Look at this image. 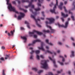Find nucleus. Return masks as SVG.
Returning <instances> with one entry per match:
<instances>
[{
  "label": "nucleus",
  "instance_id": "58836bf2",
  "mask_svg": "<svg viewBox=\"0 0 75 75\" xmlns=\"http://www.w3.org/2000/svg\"><path fill=\"white\" fill-rule=\"evenodd\" d=\"M37 59H38V60H39V59H40V56L37 54Z\"/></svg>",
  "mask_w": 75,
  "mask_h": 75
},
{
  "label": "nucleus",
  "instance_id": "dca6fc26",
  "mask_svg": "<svg viewBox=\"0 0 75 75\" xmlns=\"http://www.w3.org/2000/svg\"><path fill=\"white\" fill-rule=\"evenodd\" d=\"M62 16L63 17H68V15L67 14L65 15L64 13L63 12H61Z\"/></svg>",
  "mask_w": 75,
  "mask_h": 75
},
{
  "label": "nucleus",
  "instance_id": "423d86ee",
  "mask_svg": "<svg viewBox=\"0 0 75 75\" xmlns=\"http://www.w3.org/2000/svg\"><path fill=\"white\" fill-rule=\"evenodd\" d=\"M35 33H36L38 35H41L42 34V33L34 30L33 32H29V34L30 36H33V35Z\"/></svg>",
  "mask_w": 75,
  "mask_h": 75
},
{
  "label": "nucleus",
  "instance_id": "412c9836",
  "mask_svg": "<svg viewBox=\"0 0 75 75\" xmlns=\"http://www.w3.org/2000/svg\"><path fill=\"white\" fill-rule=\"evenodd\" d=\"M71 55H70V57L72 58V57H74V52L73 51H71Z\"/></svg>",
  "mask_w": 75,
  "mask_h": 75
},
{
  "label": "nucleus",
  "instance_id": "69168bd1",
  "mask_svg": "<svg viewBox=\"0 0 75 75\" xmlns=\"http://www.w3.org/2000/svg\"><path fill=\"white\" fill-rule=\"evenodd\" d=\"M31 2H29V3H32V2H33V1H34V0H31Z\"/></svg>",
  "mask_w": 75,
  "mask_h": 75
},
{
  "label": "nucleus",
  "instance_id": "4d7b16f0",
  "mask_svg": "<svg viewBox=\"0 0 75 75\" xmlns=\"http://www.w3.org/2000/svg\"><path fill=\"white\" fill-rule=\"evenodd\" d=\"M8 36H11V34H10V33H8Z\"/></svg>",
  "mask_w": 75,
  "mask_h": 75
},
{
  "label": "nucleus",
  "instance_id": "4c0bfd02",
  "mask_svg": "<svg viewBox=\"0 0 75 75\" xmlns=\"http://www.w3.org/2000/svg\"><path fill=\"white\" fill-rule=\"evenodd\" d=\"M71 18H72V20L73 21H75V19L74 18V17L73 16H71Z\"/></svg>",
  "mask_w": 75,
  "mask_h": 75
},
{
  "label": "nucleus",
  "instance_id": "e433bc0d",
  "mask_svg": "<svg viewBox=\"0 0 75 75\" xmlns=\"http://www.w3.org/2000/svg\"><path fill=\"white\" fill-rule=\"evenodd\" d=\"M43 72V70H40L39 71H38V73L39 74H40L41 72Z\"/></svg>",
  "mask_w": 75,
  "mask_h": 75
},
{
  "label": "nucleus",
  "instance_id": "13d9d810",
  "mask_svg": "<svg viewBox=\"0 0 75 75\" xmlns=\"http://www.w3.org/2000/svg\"><path fill=\"white\" fill-rule=\"evenodd\" d=\"M28 7H30V6H29V5H28V6H25V8H28Z\"/></svg>",
  "mask_w": 75,
  "mask_h": 75
},
{
  "label": "nucleus",
  "instance_id": "f03ea898",
  "mask_svg": "<svg viewBox=\"0 0 75 75\" xmlns=\"http://www.w3.org/2000/svg\"><path fill=\"white\" fill-rule=\"evenodd\" d=\"M49 60H42L41 61V64L42 65V67H41L42 68L44 69H47L48 68V64L47 62H49Z\"/></svg>",
  "mask_w": 75,
  "mask_h": 75
},
{
  "label": "nucleus",
  "instance_id": "f8f14e48",
  "mask_svg": "<svg viewBox=\"0 0 75 75\" xmlns=\"http://www.w3.org/2000/svg\"><path fill=\"white\" fill-rule=\"evenodd\" d=\"M38 6L39 7H41V3H42V2L43 1V0H38Z\"/></svg>",
  "mask_w": 75,
  "mask_h": 75
},
{
  "label": "nucleus",
  "instance_id": "ea45409f",
  "mask_svg": "<svg viewBox=\"0 0 75 75\" xmlns=\"http://www.w3.org/2000/svg\"><path fill=\"white\" fill-rule=\"evenodd\" d=\"M13 4H15V5H16V1H14L12 2Z\"/></svg>",
  "mask_w": 75,
  "mask_h": 75
},
{
  "label": "nucleus",
  "instance_id": "7ed1b4c3",
  "mask_svg": "<svg viewBox=\"0 0 75 75\" xmlns=\"http://www.w3.org/2000/svg\"><path fill=\"white\" fill-rule=\"evenodd\" d=\"M8 9L11 11H14V12H15V13H16V14L19 13H18V11L16 10L15 8L12 6L11 5V4H9V5Z\"/></svg>",
  "mask_w": 75,
  "mask_h": 75
},
{
  "label": "nucleus",
  "instance_id": "c9c22d12",
  "mask_svg": "<svg viewBox=\"0 0 75 75\" xmlns=\"http://www.w3.org/2000/svg\"><path fill=\"white\" fill-rule=\"evenodd\" d=\"M15 31V30H13V32L12 31V30H11V33L12 35H13V33H14Z\"/></svg>",
  "mask_w": 75,
  "mask_h": 75
},
{
  "label": "nucleus",
  "instance_id": "f3484780",
  "mask_svg": "<svg viewBox=\"0 0 75 75\" xmlns=\"http://www.w3.org/2000/svg\"><path fill=\"white\" fill-rule=\"evenodd\" d=\"M36 42H41V40L40 39H37L33 41V44H35Z\"/></svg>",
  "mask_w": 75,
  "mask_h": 75
},
{
  "label": "nucleus",
  "instance_id": "0eeeda50",
  "mask_svg": "<svg viewBox=\"0 0 75 75\" xmlns=\"http://www.w3.org/2000/svg\"><path fill=\"white\" fill-rule=\"evenodd\" d=\"M68 21L66 22L65 23V26L64 25H60L59 23H57V25L59 26V27H64V28H67L68 27Z\"/></svg>",
  "mask_w": 75,
  "mask_h": 75
},
{
  "label": "nucleus",
  "instance_id": "c03bdc74",
  "mask_svg": "<svg viewBox=\"0 0 75 75\" xmlns=\"http://www.w3.org/2000/svg\"><path fill=\"white\" fill-rule=\"evenodd\" d=\"M0 59L2 61H4V58L2 57L0 58Z\"/></svg>",
  "mask_w": 75,
  "mask_h": 75
},
{
  "label": "nucleus",
  "instance_id": "20e7f679",
  "mask_svg": "<svg viewBox=\"0 0 75 75\" xmlns=\"http://www.w3.org/2000/svg\"><path fill=\"white\" fill-rule=\"evenodd\" d=\"M58 0H56V4H55L54 6V7L53 8V9H50V11L51 13H54L55 14H57V13L55 11V8H57V6H58Z\"/></svg>",
  "mask_w": 75,
  "mask_h": 75
},
{
  "label": "nucleus",
  "instance_id": "79ce46f5",
  "mask_svg": "<svg viewBox=\"0 0 75 75\" xmlns=\"http://www.w3.org/2000/svg\"><path fill=\"white\" fill-rule=\"evenodd\" d=\"M33 55H32L30 56V59H33Z\"/></svg>",
  "mask_w": 75,
  "mask_h": 75
},
{
  "label": "nucleus",
  "instance_id": "bb28decb",
  "mask_svg": "<svg viewBox=\"0 0 75 75\" xmlns=\"http://www.w3.org/2000/svg\"><path fill=\"white\" fill-rule=\"evenodd\" d=\"M34 10L35 11H40L41 10V9L40 8H38L37 9L34 8Z\"/></svg>",
  "mask_w": 75,
  "mask_h": 75
},
{
  "label": "nucleus",
  "instance_id": "bf43d9fd",
  "mask_svg": "<svg viewBox=\"0 0 75 75\" xmlns=\"http://www.w3.org/2000/svg\"><path fill=\"white\" fill-rule=\"evenodd\" d=\"M71 38L72 40V41H74V38H73L71 37Z\"/></svg>",
  "mask_w": 75,
  "mask_h": 75
},
{
  "label": "nucleus",
  "instance_id": "37998d69",
  "mask_svg": "<svg viewBox=\"0 0 75 75\" xmlns=\"http://www.w3.org/2000/svg\"><path fill=\"white\" fill-rule=\"evenodd\" d=\"M33 37H34V38H36L37 37V35H33Z\"/></svg>",
  "mask_w": 75,
  "mask_h": 75
},
{
  "label": "nucleus",
  "instance_id": "c85d7f7f",
  "mask_svg": "<svg viewBox=\"0 0 75 75\" xmlns=\"http://www.w3.org/2000/svg\"><path fill=\"white\" fill-rule=\"evenodd\" d=\"M3 71H2V75H6L5 74V71H6V70H3Z\"/></svg>",
  "mask_w": 75,
  "mask_h": 75
},
{
  "label": "nucleus",
  "instance_id": "3c124183",
  "mask_svg": "<svg viewBox=\"0 0 75 75\" xmlns=\"http://www.w3.org/2000/svg\"><path fill=\"white\" fill-rule=\"evenodd\" d=\"M71 71H69L68 72V74H69V75H71Z\"/></svg>",
  "mask_w": 75,
  "mask_h": 75
},
{
  "label": "nucleus",
  "instance_id": "052dcab7",
  "mask_svg": "<svg viewBox=\"0 0 75 75\" xmlns=\"http://www.w3.org/2000/svg\"><path fill=\"white\" fill-rule=\"evenodd\" d=\"M69 14H72V12H71V11H69Z\"/></svg>",
  "mask_w": 75,
  "mask_h": 75
},
{
  "label": "nucleus",
  "instance_id": "0e129e2a",
  "mask_svg": "<svg viewBox=\"0 0 75 75\" xmlns=\"http://www.w3.org/2000/svg\"><path fill=\"white\" fill-rule=\"evenodd\" d=\"M57 53H59V52H60V50H57Z\"/></svg>",
  "mask_w": 75,
  "mask_h": 75
},
{
  "label": "nucleus",
  "instance_id": "6e6552de",
  "mask_svg": "<svg viewBox=\"0 0 75 75\" xmlns=\"http://www.w3.org/2000/svg\"><path fill=\"white\" fill-rule=\"evenodd\" d=\"M19 14H20L21 16H18V20H21L22 17H24V14L21 12L19 13Z\"/></svg>",
  "mask_w": 75,
  "mask_h": 75
},
{
  "label": "nucleus",
  "instance_id": "4be33fe9",
  "mask_svg": "<svg viewBox=\"0 0 75 75\" xmlns=\"http://www.w3.org/2000/svg\"><path fill=\"white\" fill-rule=\"evenodd\" d=\"M8 58H10V54L7 55L6 54L5 56V59H7Z\"/></svg>",
  "mask_w": 75,
  "mask_h": 75
},
{
  "label": "nucleus",
  "instance_id": "2eb2a0df",
  "mask_svg": "<svg viewBox=\"0 0 75 75\" xmlns=\"http://www.w3.org/2000/svg\"><path fill=\"white\" fill-rule=\"evenodd\" d=\"M31 7V8H34V5L32 4V3L30 2L29 3V7Z\"/></svg>",
  "mask_w": 75,
  "mask_h": 75
},
{
  "label": "nucleus",
  "instance_id": "9d476101",
  "mask_svg": "<svg viewBox=\"0 0 75 75\" xmlns=\"http://www.w3.org/2000/svg\"><path fill=\"white\" fill-rule=\"evenodd\" d=\"M49 58L50 60H51V61H52L54 67H55L56 68L57 67V65L55 64V60H53L50 57H49Z\"/></svg>",
  "mask_w": 75,
  "mask_h": 75
},
{
  "label": "nucleus",
  "instance_id": "9b49d317",
  "mask_svg": "<svg viewBox=\"0 0 75 75\" xmlns=\"http://www.w3.org/2000/svg\"><path fill=\"white\" fill-rule=\"evenodd\" d=\"M47 27L48 28H49L50 29V30L51 31V33H54L55 31L54 30L52 29V28H51V26L47 25Z\"/></svg>",
  "mask_w": 75,
  "mask_h": 75
},
{
  "label": "nucleus",
  "instance_id": "7c9ffc66",
  "mask_svg": "<svg viewBox=\"0 0 75 75\" xmlns=\"http://www.w3.org/2000/svg\"><path fill=\"white\" fill-rule=\"evenodd\" d=\"M46 52L49 54H52V52H51V51H49V50H47Z\"/></svg>",
  "mask_w": 75,
  "mask_h": 75
},
{
  "label": "nucleus",
  "instance_id": "de8ad7c7",
  "mask_svg": "<svg viewBox=\"0 0 75 75\" xmlns=\"http://www.w3.org/2000/svg\"><path fill=\"white\" fill-rule=\"evenodd\" d=\"M61 19L63 22H64V18H61Z\"/></svg>",
  "mask_w": 75,
  "mask_h": 75
},
{
  "label": "nucleus",
  "instance_id": "8fccbe9b",
  "mask_svg": "<svg viewBox=\"0 0 75 75\" xmlns=\"http://www.w3.org/2000/svg\"><path fill=\"white\" fill-rule=\"evenodd\" d=\"M40 57L42 58H44V56L42 55H41L40 56Z\"/></svg>",
  "mask_w": 75,
  "mask_h": 75
},
{
  "label": "nucleus",
  "instance_id": "5fc2aeb1",
  "mask_svg": "<svg viewBox=\"0 0 75 75\" xmlns=\"http://www.w3.org/2000/svg\"><path fill=\"white\" fill-rule=\"evenodd\" d=\"M16 1H18V3L19 4H20V1H18V0H16Z\"/></svg>",
  "mask_w": 75,
  "mask_h": 75
},
{
  "label": "nucleus",
  "instance_id": "603ef678",
  "mask_svg": "<svg viewBox=\"0 0 75 75\" xmlns=\"http://www.w3.org/2000/svg\"><path fill=\"white\" fill-rule=\"evenodd\" d=\"M58 44L59 45H62V43H61V42H58Z\"/></svg>",
  "mask_w": 75,
  "mask_h": 75
},
{
  "label": "nucleus",
  "instance_id": "b1692460",
  "mask_svg": "<svg viewBox=\"0 0 75 75\" xmlns=\"http://www.w3.org/2000/svg\"><path fill=\"white\" fill-rule=\"evenodd\" d=\"M20 10H23L24 12H25V13H26L27 11L26 10H25L24 9H23L21 8H19Z\"/></svg>",
  "mask_w": 75,
  "mask_h": 75
},
{
  "label": "nucleus",
  "instance_id": "49530a36",
  "mask_svg": "<svg viewBox=\"0 0 75 75\" xmlns=\"http://www.w3.org/2000/svg\"><path fill=\"white\" fill-rule=\"evenodd\" d=\"M53 5V3L52 2L50 4V6L52 7V6Z\"/></svg>",
  "mask_w": 75,
  "mask_h": 75
},
{
  "label": "nucleus",
  "instance_id": "338daca9",
  "mask_svg": "<svg viewBox=\"0 0 75 75\" xmlns=\"http://www.w3.org/2000/svg\"><path fill=\"white\" fill-rule=\"evenodd\" d=\"M59 18V16H57L56 17V19H58V18Z\"/></svg>",
  "mask_w": 75,
  "mask_h": 75
},
{
  "label": "nucleus",
  "instance_id": "a878e982",
  "mask_svg": "<svg viewBox=\"0 0 75 75\" xmlns=\"http://www.w3.org/2000/svg\"><path fill=\"white\" fill-rule=\"evenodd\" d=\"M59 57L60 58H62V62H64L65 61V59L64 58V57L62 56H59Z\"/></svg>",
  "mask_w": 75,
  "mask_h": 75
},
{
  "label": "nucleus",
  "instance_id": "09e8293b",
  "mask_svg": "<svg viewBox=\"0 0 75 75\" xmlns=\"http://www.w3.org/2000/svg\"><path fill=\"white\" fill-rule=\"evenodd\" d=\"M21 30H24V28L23 27H21Z\"/></svg>",
  "mask_w": 75,
  "mask_h": 75
},
{
  "label": "nucleus",
  "instance_id": "774afa93",
  "mask_svg": "<svg viewBox=\"0 0 75 75\" xmlns=\"http://www.w3.org/2000/svg\"><path fill=\"white\" fill-rule=\"evenodd\" d=\"M41 20H44V18H41Z\"/></svg>",
  "mask_w": 75,
  "mask_h": 75
},
{
  "label": "nucleus",
  "instance_id": "a18cd8bd",
  "mask_svg": "<svg viewBox=\"0 0 75 75\" xmlns=\"http://www.w3.org/2000/svg\"><path fill=\"white\" fill-rule=\"evenodd\" d=\"M44 11L42 12V16L43 17H44V16H45V15H44Z\"/></svg>",
  "mask_w": 75,
  "mask_h": 75
},
{
  "label": "nucleus",
  "instance_id": "f704fd0d",
  "mask_svg": "<svg viewBox=\"0 0 75 75\" xmlns=\"http://www.w3.org/2000/svg\"><path fill=\"white\" fill-rule=\"evenodd\" d=\"M32 70H34L35 71H37V69L36 68H33L32 69Z\"/></svg>",
  "mask_w": 75,
  "mask_h": 75
},
{
  "label": "nucleus",
  "instance_id": "473e14b6",
  "mask_svg": "<svg viewBox=\"0 0 75 75\" xmlns=\"http://www.w3.org/2000/svg\"><path fill=\"white\" fill-rule=\"evenodd\" d=\"M7 1V4L8 5V6H9V5L11 4H11H9V1H10V0H6Z\"/></svg>",
  "mask_w": 75,
  "mask_h": 75
},
{
  "label": "nucleus",
  "instance_id": "f257e3e1",
  "mask_svg": "<svg viewBox=\"0 0 75 75\" xmlns=\"http://www.w3.org/2000/svg\"><path fill=\"white\" fill-rule=\"evenodd\" d=\"M30 10L31 12H32L33 14L34 15H31L30 17L31 18H33L34 19V20H35V22L36 23V24L39 27H41V26L38 23V21H40V19H38L37 20H36V19H35V16L37 15V13L36 12H33L32 9H30Z\"/></svg>",
  "mask_w": 75,
  "mask_h": 75
},
{
  "label": "nucleus",
  "instance_id": "4468645a",
  "mask_svg": "<svg viewBox=\"0 0 75 75\" xmlns=\"http://www.w3.org/2000/svg\"><path fill=\"white\" fill-rule=\"evenodd\" d=\"M46 42L48 44H49L50 45H53V44H52L51 43H49V40L48 39H47L45 40Z\"/></svg>",
  "mask_w": 75,
  "mask_h": 75
},
{
  "label": "nucleus",
  "instance_id": "e2e57ef3",
  "mask_svg": "<svg viewBox=\"0 0 75 75\" xmlns=\"http://www.w3.org/2000/svg\"><path fill=\"white\" fill-rule=\"evenodd\" d=\"M67 1H65L64 2V4H67Z\"/></svg>",
  "mask_w": 75,
  "mask_h": 75
},
{
  "label": "nucleus",
  "instance_id": "ddd939ff",
  "mask_svg": "<svg viewBox=\"0 0 75 75\" xmlns=\"http://www.w3.org/2000/svg\"><path fill=\"white\" fill-rule=\"evenodd\" d=\"M63 5V3L62 2H61L60 3V5L58 6L59 8L61 10H62V6Z\"/></svg>",
  "mask_w": 75,
  "mask_h": 75
},
{
  "label": "nucleus",
  "instance_id": "680f3d73",
  "mask_svg": "<svg viewBox=\"0 0 75 75\" xmlns=\"http://www.w3.org/2000/svg\"><path fill=\"white\" fill-rule=\"evenodd\" d=\"M46 49H49V47H48V46H46Z\"/></svg>",
  "mask_w": 75,
  "mask_h": 75
},
{
  "label": "nucleus",
  "instance_id": "5701e85b",
  "mask_svg": "<svg viewBox=\"0 0 75 75\" xmlns=\"http://www.w3.org/2000/svg\"><path fill=\"white\" fill-rule=\"evenodd\" d=\"M43 33H49L50 31V30H43Z\"/></svg>",
  "mask_w": 75,
  "mask_h": 75
},
{
  "label": "nucleus",
  "instance_id": "6ab92c4d",
  "mask_svg": "<svg viewBox=\"0 0 75 75\" xmlns=\"http://www.w3.org/2000/svg\"><path fill=\"white\" fill-rule=\"evenodd\" d=\"M22 3H30L29 0H22Z\"/></svg>",
  "mask_w": 75,
  "mask_h": 75
},
{
  "label": "nucleus",
  "instance_id": "6e6d98bb",
  "mask_svg": "<svg viewBox=\"0 0 75 75\" xmlns=\"http://www.w3.org/2000/svg\"><path fill=\"white\" fill-rule=\"evenodd\" d=\"M2 49H3V50H4L5 49V47L4 46H2L1 47Z\"/></svg>",
  "mask_w": 75,
  "mask_h": 75
},
{
  "label": "nucleus",
  "instance_id": "a19ab883",
  "mask_svg": "<svg viewBox=\"0 0 75 75\" xmlns=\"http://www.w3.org/2000/svg\"><path fill=\"white\" fill-rule=\"evenodd\" d=\"M62 69H61L60 70V71H57V73H58V74H60V73L62 72Z\"/></svg>",
  "mask_w": 75,
  "mask_h": 75
},
{
  "label": "nucleus",
  "instance_id": "2f4dec72",
  "mask_svg": "<svg viewBox=\"0 0 75 75\" xmlns=\"http://www.w3.org/2000/svg\"><path fill=\"white\" fill-rule=\"evenodd\" d=\"M63 8L65 12H66V13H67V12H68V11H67V9H66V7H65V6H64Z\"/></svg>",
  "mask_w": 75,
  "mask_h": 75
},
{
  "label": "nucleus",
  "instance_id": "39448f33",
  "mask_svg": "<svg viewBox=\"0 0 75 75\" xmlns=\"http://www.w3.org/2000/svg\"><path fill=\"white\" fill-rule=\"evenodd\" d=\"M47 19L49 21V22L48 23V21H46L45 22L46 24H52L54 23V21H55V19L53 18H47Z\"/></svg>",
  "mask_w": 75,
  "mask_h": 75
},
{
  "label": "nucleus",
  "instance_id": "1a4fd4ad",
  "mask_svg": "<svg viewBox=\"0 0 75 75\" xmlns=\"http://www.w3.org/2000/svg\"><path fill=\"white\" fill-rule=\"evenodd\" d=\"M43 45H44V43L42 42H41V47H38V48L39 50H41L44 51V49L43 47Z\"/></svg>",
  "mask_w": 75,
  "mask_h": 75
},
{
  "label": "nucleus",
  "instance_id": "72a5a7b5",
  "mask_svg": "<svg viewBox=\"0 0 75 75\" xmlns=\"http://www.w3.org/2000/svg\"><path fill=\"white\" fill-rule=\"evenodd\" d=\"M58 62L61 65H64V63L62 62H60L59 61H58Z\"/></svg>",
  "mask_w": 75,
  "mask_h": 75
},
{
  "label": "nucleus",
  "instance_id": "393cba45",
  "mask_svg": "<svg viewBox=\"0 0 75 75\" xmlns=\"http://www.w3.org/2000/svg\"><path fill=\"white\" fill-rule=\"evenodd\" d=\"M72 6L74 7V8L72 9V10H74V9H75V2H73V3L72 4Z\"/></svg>",
  "mask_w": 75,
  "mask_h": 75
},
{
  "label": "nucleus",
  "instance_id": "c756f323",
  "mask_svg": "<svg viewBox=\"0 0 75 75\" xmlns=\"http://www.w3.org/2000/svg\"><path fill=\"white\" fill-rule=\"evenodd\" d=\"M35 52L36 54H39V53L40 52L39 50H37L35 51Z\"/></svg>",
  "mask_w": 75,
  "mask_h": 75
},
{
  "label": "nucleus",
  "instance_id": "cd10ccee",
  "mask_svg": "<svg viewBox=\"0 0 75 75\" xmlns=\"http://www.w3.org/2000/svg\"><path fill=\"white\" fill-rule=\"evenodd\" d=\"M21 38H23V39L24 40H27V38L25 36L21 37Z\"/></svg>",
  "mask_w": 75,
  "mask_h": 75
},
{
  "label": "nucleus",
  "instance_id": "864d4df0",
  "mask_svg": "<svg viewBox=\"0 0 75 75\" xmlns=\"http://www.w3.org/2000/svg\"><path fill=\"white\" fill-rule=\"evenodd\" d=\"M33 44H29L28 45V46H30L31 45H33Z\"/></svg>",
  "mask_w": 75,
  "mask_h": 75
},
{
  "label": "nucleus",
  "instance_id": "a211bd4d",
  "mask_svg": "<svg viewBox=\"0 0 75 75\" xmlns=\"http://www.w3.org/2000/svg\"><path fill=\"white\" fill-rule=\"evenodd\" d=\"M30 50H32L31 52L30 53V54H31V55H32L33 54V53H34L35 52V51L33 50V47H30Z\"/></svg>",
  "mask_w": 75,
  "mask_h": 75
},
{
  "label": "nucleus",
  "instance_id": "aec40b11",
  "mask_svg": "<svg viewBox=\"0 0 75 75\" xmlns=\"http://www.w3.org/2000/svg\"><path fill=\"white\" fill-rule=\"evenodd\" d=\"M25 24H28L27 25V27L28 28H30V25H29V23L27 22V21H25Z\"/></svg>",
  "mask_w": 75,
  "mask_h": 75
}]
</instances>
